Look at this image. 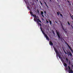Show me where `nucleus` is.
<instances>
[{"instance_id": "1", "label": "nucleus", "mask_w": 73, "mask_h": 73, "mask_svg": "<svg viewBox=\"0 0 73 73\" xmlns=\"http://www.w3.org/2000/svg\"><path fill=\"white\" fill-rule=\"evenodd\" d=\"M54 49L55 50V51L57 57H58V56L59 58H62L61 57V55H60V54H59V52H58L57 50V49H56V48L55 47H54Z\"/></svg>"}, {"instance_id": "2", "label": "nucleus", "mask_w": 73, "mask_h": 73, "mask_svg": "<svg viewBox=\"0 0 73 73\" xmlns=\"http://www.w3.org/2000/svg\"><path fill=\"white\" fill-rule=\"evenodd\" d=\"M34 20L35 21H36L38 25H40V26H41V24H40V23H39V22H40V23H41V21L40 20V19H34Z\"/></svg>"}, {"instance_id": "3", "label": "nucleus", "mask_w": 73, "mask_h": 73, "mask_svg": "<svg viewBox=\"0 0 73 73\" xmlns=\"http://www.w3.org/2000/svg\"><path fill=\"white\" fill-rule=\"evenodd\" d=\"M43 34L44 35V36L46 38V40H48V41H49L50 39H49V38L48 36V35H47L45 34V33L44 32L43 33Z\"/></svg>"}, {"instance_id": "4", "label": "nucleus", "mask_w": 73, "mask_h": 73, "mask_svg": "<svg viewBox=\"0 0 73 73\" xmlns=\"http://www.w3.org/2000/svg\"><path fill=\"white\" fill-rule=\"evenodd\" d=\"M56 33H57V35L58 36V38H60V39H61V40H62V38H60V33L57 32V31H56Z\"/></svg>"}, {"instance_id": "5", "label": "nucleus", "mask_w": 73, "mask_h": 73, "mask_svg": "<svg viewBox=\"0 0 73 73\" xmlns=\"http://www.w3.org/2000/svg\"><path fill=\"white\" fill-rule=\"evenodd\" d=\"M67 53L69 55H70V56L71 57H73V55H72V54L71 53V52H69L68 51Z\"/></svg>"}, {"instance_id": "6", "label": "nucleus", "mask_w": 73, "mask_h": 73, "mask_svg": "<svg viewBox=\"0 0 73 73\" xmlns=\"http://www.w3.org/2000/svg\"><path fill=\"white\" fill-rule=\"evenodd\" d=\"M68 71H69V73H73V70L72 69L69 70Z\"/></svg>"}, {"instance_id": "7", "label": "nucleus", "mask_w": 73, "mask_h": 73, "mask_svg": "<svg viewBox=\"0 0 73 73\" xmlns=\"http://www.w3.org/2000/svg\"><path fill=\"white\" fill-rule=\"evenodd\" d=\"M49 44L50 45H53V42H52L51 41H50Z\"/></svg>"}, {"instance_id": "8", "label": "nucleus", "mask_w": 73, "mask_h": 73, "mask_svg": "<svg viewBox=\"0 0 73 73\" xmlns=\"http://www.w3.org/2000/svg\"><path fill=\"white\" fill-rule=\"evenodd\" d=\"M63 65L65 68H66V67L67 66V64H66L65 63H64Z\"/></svg>"}, {"instance_id": "9", "label": "nucleus", "mask_w": 73, "mask_h": 73, "mask_svg": "<svg viewBox=\"0 0 73 73\" xmlns=\"http://www.w3.org/2000/svg\"><path fill=\"white\" fill-rule=\"evenodd\" d=\"M44 4H45L46 6L47 7V8H49V7H48V5H46V2H45V1H44Z\"/></svg>"}, {"instance_id": "10", "label": "nucleus", "mask_w": 73, "mask_h": 73, "mask_svg": "<svg viewBox=\"0 0 73 73\" xmlns=\"http://www.w3.org/2000/svg\"><path fill=\"white\" fill-rule=\"evenodd\" d=\"M33 16H34V17H35V18H36V19H37V17H36V15H34L33 14Z\"/></svg>"}, {"instance_id": "11", "label": "nucleus", "mask_w": 73, "mask_h": 73, "mask_svg": "<svg viewBox=\"0 0 73 73\" xmlns=\"http://www.w3.org/2000/svg\"><path fill=\"white\" fill-rule=\"evenodd\" d=\"M30 14H31V15H33V13L32 12H30Z\"/></svg>"}, {"instance_id": "12", "label": "nucleus", "mask_w": 73, "mask_h": 73, "mask_svg": "<svg viewBox=\"0 0 73 73\" xmlns=\"http://www.w3.org/2000/svg\"><path fill=\"white\" fill-rule=\"evenodd\" d=\"M49 21L50 25H52V21H50V20H49Z\"/></svg>"}, {"instance_id": "13", "label": "nucleus", "mask_w": 73, "mask_h": 73, "mask_svg": "<svg viewBox=\"0 0 73 73\" xmlns=\"http://www.w3.org/2000/svg\"><path fill=\"white\" fill-rule=\"evenodd\" d=\"M66 61H67V62H68V58H66Z\"/></svg>"}, {"instance_id": "14", "label": "nucleus", "mask_w": 73, "mask_h": 73, "mask_svg": "<svg viewBox=\"0 0 73 73\" xmlns=\"http://www.w3.org/2000/svg\"><path fill=\"white\" fill-rule=\"evenodd\" d=\"M41 15H43V14H44V13L43 12V11H41Z\"/></svg>"}, {"instance_id": "15", "label": "nucleus", "mask_w": 73, "mask_h": 73, "mask_svg": "<svg viewBox=\"0 0 73 73\" xmlns=\"http://www.w3.org/2000/svg\"><path fill=\"white\" fill-rule=\"evenodd\" d=\"M68 67L69 70H70V69H70V66H68Z\"/></svg>"}, {"instance_id": "16", "label": "nucleus", "mask_w": 73, "mask_h": 73, "mask_svg": "<svg viewBox=\"0 0 73 73\" xmlns=\"http://www.w3.org/2000/svg\"><path fill=\"white\" fill-rule=\"evenodd\" d=\"M57 14L58 15V16H59V12H58L57 13Z\"/></svg>"}, {"instance_id": "17", "label": "nucleus", "mask_w": 73, "mask_h": 73, "mask_svg": "<svg viewBox=\"0 0 73 73\" xmlns=\"http://www.w3.org/2000/svg\"><path fill=\"white\" fill-rule=\"evenodd\" d=\"M68 62H69L68 63L69 65H70V60H69Z\"/></svg>"}, {"instance_id": "18", "label": "nucleus", "mask_w": 73, "mask_h": 73, "mask_svg": "<svg viewBox=\"0 0 73 73\" xmlns=\"http://www.w3.org/2000/svg\"><path fill=\"white\" fill-rule=\"evenodd\" d=\"M40 3L41 5H42V3L41 2V1H40Z\"/></svg>"}, {"instance_id": "19", "label": "nucleus", "mask_w": 73, "mask_h": 73, "mask_svg": "<svg viewBox=\"0 0 73 73\" xmlns=\"http://www.w3.org/2000/svg\"><path fill=\"white\" fill-rule=\"evenodd\" d=\"M60 16L62 17H63V15H62V14H61L60 13Z\"/></svg>"}, {"instance_id": "20", "label": "nucleus", "mask_w": 73, "mask_h": 73, "mask_svg": "<svg viewBox=\"0 0 73 73\" xmlns=\"http://www.w3.org/2000/svg\"><path fill=\"white\" fill-rule=\"evenodd\" d=\"M68 25H70V23H69V21H68Z\"/></svg>"}, {"instance_id": "21", "label": "nucleus", "mask_w": 73, "mask_h": 73, "mask_svg": "<svg viewBox=\"0 0 73 73\" xmlns=\"http://www.w3.org/2000/svg\"><path fill=\"white\" fill-rule=\"evenodd\" d=\"M60 25H61V26H62V25H62V23H60Z\"/></svg>"}, {"instance_id": "22", "label": "nucleus", "mask_w": 73, "mask_h": 73, "mask_svg": "<svg viewBox=\"0 0 73 73\" xmlns=\"http://www.w3.org/2000/svg\"><path fill=\"white\" fill-rule=\"evenodd\" d=\"M64 52L66 54H67V53H66V51H64Z\"/></svg>"}, {"instance_id": "23", "label": "nucleus", "mask_w": 73, "mask_h": 73, "mask_svg": "<svg viewBox=\"0 0 73 73\" xmlns=\"http://www.w3.org/2000/svg\"><path fill=\"white\" fill-rule=\"evenodd\" d=\"M62 29H63L64 30V31H65V29L64 27H62Z\"/></svg>"}, {"instance_id": "24", "label": "nucleus", "mask_w": 73, "mask_h": 73, "mask_svg": "<svg viewBox=\"0 0 73 73\" xmlns=\"http://www.w3.org/2000/svg\"><path fill=\"white\" fill-rule=\"evenodd\" d=\"M41 15L42 16V17H44V15H43V14L42 15Z\"/></svg>"}, {"instance_id": "25", "label": "nucleus", "mask_w": 73, "mask_h": 73, "mask_svg": "<svg viewBox=\"0 0 73 73\" xmlns=\"http://www.w3.org/2000/svg\"><path fill=\"white\" fill-rule=\"evenodd\" d=\"M61 61H64V60H63V59H61Z\"/></svg>"}, {"instance_id": "26", "label": "nucleus", "mask_w": 73, "mask_h": 73, "mask_svg": "<svg viewBox=\"0 0 73 73\" xmlns=\"http://www.w3.org/2000/svg\"><path fill=\"white\" fill-rule=\"evenodd\" d=\"M46 21V23H49V21Z\"/></svg>"}, {"instance_id": "27", "label": "nucleus", "mask_w": 73, "mask_h": 73, "mask_svg": "<svg viewBox=\"0 0 73 73\" xmlns=\"http://www.w3.org/2000/svg\"><path fill=\"white\" fill-rule=\"evenodd\" d=\"M53 33L54 35H55V33L54 31L53 32Z\"/></svg>"}, {"instance_id": "28", "label": "nucleus", "mask_w": 73, "mask_h": 73, "mask_svg": "<svg viewBox=\"0 0 73 73\" xmlns=\"http://www.w3.org/2000/svg\"><path fill=\"white\" fill-rule=\"evenodd\" d=\"M44 13L45 14H46V11H45L44 12Z\"/></svg>"}, {"instance_id": "29", "label": "nucleus", "mask_w": 73, "mask_h": 73, "mask_svg": "<svg viewBox=\"0 0 73 73\" xmlns=\"http://www.w3.org/2000/svg\"><path fill=\"white\" fill-rule=\"evenodd\" d=\"M42 33H44V31H42Z\"/></svg>"}, {"instance_id": "30", "label": "nucleus", "mask_w": 73, "mask_h": 73, "mask_svg": "<svg viewBox=\"0 0 73 73\" xmlns=\"http://www.w3.org/2000/svg\"><path fill=\"white\" fill-rule=\"evenodd\" d=\"M67 2H68V3H70V2H69V1H68Z\"/></svg>"}, {"instance_id": "31", "label": "nucleus", "mask_w": 73, "mask_h": 73, "mask_svg": "<svg viewBox=\"0 0 73 73\" xmlns=\"http://www.w3.org/2000/svg\"><path fill=\"white\" fill-rule=\"evenodd\" d=\"M71 27H72V28L73 29V26H72V25H71Z\"/></svg>"}, {"instance_id": "32", "label": "nucleus", "mask_w": 73, "mask_h": 73, "mask_svg": "<svg viewBox=\"0 0 73 73\" xmlns=\"http://www.w3.org/2000/svg\"><path fill=\"white\" fill-rule=\"evenodd\" d=\"M62 26V28L64 27L63 26V25H62V26Z\"/></svg>"}, {"instance_id": "33", "label": "nucleus", "mask_w": 73, "mask_h": 73, "mask_svg": "<svg viewBox=\"0 0 73 73\" xmlns=\"http://www.w3.org/2000/svg\"><path fill=\"white\" fill-rule=\"evenodd\" d=\"M38 13H39V11L38 10Z\"/></svg>"}, {"instance_id": "34", "label": "nucleus", "mask_w": 73, "mask_h": 73, "mask_svg": "<svg viewBox=\"0 0 73 73\" xmlns=\"http://www.w3.org/2000/svg\"><path fill=\"white\" fill-rule=\"evenodd\" d=\"M40 29L41 31H42V28H41V27H40Z\"/></svg>"}, {"instance_id": "35", "label": "nucleus", "mask_w": 73, "mask_h": 73, "mask_svg": "<svg viewBox=\"0 0 73 73\" xmlns=\"http://www.w3.org/2000/svg\"><path fill=\"white\" fill-rule=\"evenodd\" d=\"M50 0V1L51 2V0Z\"/></svg>"}, {"instance_id": "36", "label": "nucleus", "mask_w": 73, "mask_h": 73, "mask_svg": "<svg viewBox=\"0 0 73 73\" xmlns=\"http://www.w3.org/2000/svg\"><path fill=\"white\" fill-rule=\"evenodd\" d=\"M70 5H71V4H70Z\"/></svg>"}, {"instance_id": "37", "label": "nucleus", "mask_w": 73, "mask_h": 73, "mask_svg": "<svg viewBox=\"0 0 73 73\" xmlns=\"http://www.w3.org/2000/svg\"><path fill=\"white\" fill-rule=\"evenodd\" d=\"M27 8H28V9H29V7H27Z\"/></svg>"}, {"instance_id": "38", "label": "nucleus", "mask_w": 73, "mask_h": 73, "mask_svg": "<svg viewBox=\"0 0 73 73\" xmlns=\"http://www.w3.org/2000/svg\"><path fill=\"white\" fill-rule=\"evenodd\" d=\"M36 1H38V0H36Z\"/></svg>"}, {"instance_id": "39", "label": "nucleus", "mask_w": 73, "mask_h": 73, "mask_svg": "<svg viewBox=\"0 0 73 73\" xmlns=\"http://www.w3.org/2000/svg\"><path fill=\"white\" fill-rule=\"evenodd\" d=\"M58 0H57V1H58Z\"/></svg>"}]
</instances>
